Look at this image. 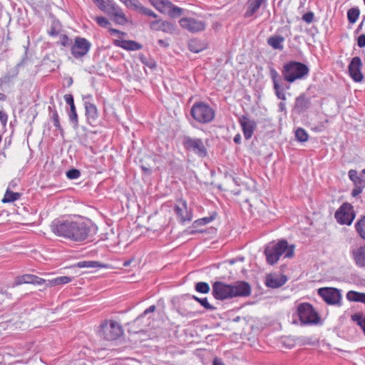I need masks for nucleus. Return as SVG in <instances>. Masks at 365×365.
Instances as JSON below:
<instances>
[{
    "label": "nucleus",
    "instance_id": "f257e3e1",
    "mask_svg": "<svg viewBox=\"0 0 365 365\" xmlns=\"http://www.w3.org/2000/svg\"><path fill=\"white\" fill-rule=\"evenodd\" d=\"M51 231L57 236L74 242H83L97 232V227L89 220L76 219L54 220L51 225Z\"/></svg>",
    "mask_w": 365,
    "mask_h": 365
},
{
    "label": "nucleus",
    "instance_id": "f03ea898",
    "mask_svg": "<svg viewBox=\"0 0 365 365\" xmlns=\"http://www.w3.org/2000/svg\"><path fill=\"white\" fill-rule=\"evenodd\" d=\"M294 245H289L285 240H281L278 242H272L267 245L264 249V255L267 262L269 264H276L280 257L284 255L285 258H291L294 256Z\"/></svg>",
    "mask_w": 365,
    "mask_h": 365
},
{
    "label": "nucleus",
    "instance_id": "7ed1b4c3",
    "mask_svg": "<svg viewBox=\"0 0 365 365\" xmlns=\"http://www.w3.org/2000/svg\"><path fill=\"white\" fill-rule=\"evenodd\" d=\"M281 71L284 80L292 83L305 78L309 74V68L303 63L291 61L284 63Z\"/></svg>",
    "mask_w": 365,
    "mask_h": 365
},
{
    "label": "nucleus",
    "instance_id": "20e7f679",
    "mask_svg": "<svg viewBox=\"0 0 365 365\" xmlns=\"http://www.w3.org/2000/svg\"><path fill=\"white\" fill-rule=\"evenodd\" d=\"M190 115L199 123L208 124L215 117V110L202 101L195 102L191 107Z\"/></svg>",
    "mask_w": 365,
    "mask_h": 365
},
{
    "label": "nucleus",
    "instance_id": "39448f33",
    "mask_svg": "<svg viewBox=\"0 0 365 365\" xmlns=\"http://www.w3.org/2000/svg\"><path fill=\"white\" fill-rule=\"evenodd\" d=\"M150 4L159 12L175 19L182 14L183 9L169 0H149Z\"/></svg>",
    "mask_w": 365,
    "mask_h": 365
},
{
    "label": "nucleus",
    "instance_id": "423d86ee",
    "mask_svg": "<svg viewBox=\"0 0 365 365\" xmlns=\"http://www.w3.org/2000/svg\"><path fill=\"white\" fill-rule=\"evenodd\" d=\"M123 328L113 320H106L101 325L100 334L108 341H114L123 334Z\"/></svg>",
    "mask_w": 365,
    "mask_h": 365
},
{
    "label": "nucleus",
    "instance_id": "0eeeda50",
    "mask_svg": "<svg viewBox=\"0 0 365 365\" xmlns=\"http://www.w3.org/2000/svg\"><path fill=\"white\" fill-rule=\"evenodd\" d=\"M334 217L341 225H351L356 217L354 207L349 202H344L336 211Z\"/></svg>",
    "mask_w": 365,
    "mask_h": 365
},
{
    "label": "nucleus",
    "instance_id": "6e6552de",
    "mask_svg": "<svg viewBox=\"0 0 365 365\" xmlns=\"http://www.w3.org/2000/svg\"><path fill=\"white\" fill-rule=\"evenodd\" d=\"M298 316L302 324H317L319 317L313 307L309 303H302L297 308Z\"/></svg>",
    "mask_w": 365,
    "mask_h": 365
},
{
    "label": "nucleus",
    "instance_id": "1a4fd4ad",
    "mask_svg": "<svg viewBox=\"0 0 365 365\" xmlns=\"http://www.w3.org/2000/svg\"><path fill=\"white\" fill-rule=\"evenodd\" d=\"M179 24L182 29L190 33L195 34L205 30L206 22L199 18L184 17L179 21Z\"/></svg>",
    "mask_w": 365,
    "mask_h": 365
},
{
    "label": "nucleus",
    "instance_id": "9d476101",
    "mask_svg": "<svg viewBox=\"0 0 365 365\" xmlns=\"http://www.w3.org/2000/svg\"><path fill=\"white\" fill-rule=\"evenodd\" d=\"M182 143L187 150L193 152L201 158L205 157L207 154V148L200 138H192L185 136Z\"/></svg>",
    "mask_w": 365,
    "mask_h": 365
},
{
    "label": "nucleus",
    "instance_id": "9b49d317",
    "mask_svg": "<svg viewBox=\"0 0 365 365\" xmlns=\"http://www.w3.org/2000/svg\"><path fill=\"white\" fill-rule=\"evenodd\" d=\"M91 43L85 38L76 37L74 43L71 45V54L76 58L86 56L90 51Z\"/></svg>",
    "mask_w": 365,
    "mask_h": 365
},
{
    "label": "nucleus",
    "instance_id": "f8f14e48",
    "mask_svg": "<svg viewBox=\"0 0 365 365\" xmlns=\"http://www.w3.org/2000/svg\"><path fill=\"white\" fill-rule=\"evenodd\" d=\"M318 294L329 304H341V294L340 291L336 288H320L318 289Z\"/></svg>",
    "mask_w": 365,
    "mask_h": 365
},
{
    "label": "nucleus",
    "instance_id": "ddd939ff",
    "mask_svg": "<svg viewBox=\"0 0 365 365\" xmlns=\"http://www.w3.org/2000/svg\"><path fill=\"white\" fill-rule=\"evenodd\" d=\"M231 284H228L222 282H215L212 284V294L218 300H225L232 297Z\"/></svg>",
    "mask_w": 365,
    "mask_h": 365
},
{
    "label": "nucleus",
    "instance_id": "4468645a",
    "mask_svg": "<svg viewBox=\"0 0 365 365\" xmlns=\"http://www.w3.org/2000/svg\"><path fill=\"white\" fill-rule=\"evenodd\" d=\"M175 212L178 216V220L180 223L190 222L192 219V210L187 207V203L185 200L180 199L174 207Z\"/></svg>",
    "mask_w": 365,
    "mask_h": 365
},
{
    "label": "nucleus",
    "instance_id": "2eb2a0df",
    "mask_svg": "<svg viewBox=\"0 0 365 365\" xmlns=\"http://www.w3.org/2000/svg\"><path fill=\"white\" fill-rule=\"evenodd\" d=\"M105 13L113 16L115 22L118 24L124 25L128 21L123 9L114 0Z\"/></svg>",
    "mask_w": 365,
    "mask_h": 365
},
{
    "label": "nucleus",
    "instance_id": "dca6fc26",
    "mask_svg": "<svg viewBox=\"0 0 365 365\" xmlns=\"http://www.w3.org/2000/svg\"><path fill=\"white\" fill-rule=\"evenodd\" d=\"M238 121L242 128L245 138L247 140L251 138L257 126L255 121L250 119L246 115H241Z\"/></svg>",
    "mask_w": 365,
    "mask_h": 365
},
{
    "label": "nucleus",
    "instance_id": "f3484780",
    "mask_svg": "<svg viewBox=\"0 0 365 365\" xmlns=\"http://www.w3.org/2000/svg\"><path fill=\"white\" fill-rule=\"evenodd\" d=\"M362 63L359 57L356 56L352 58L349 65V73L351 78L355 82H361L363 80L361 73Z\"/></svg>",
    "mask_w": 365,
    "mask_h": 365
},
{
    "label": "nucleus",
    "instance_id": "a211bd4d",
    "mask_svg": "<svg viewBox=\"0 0 365 365\" xmlns=\"http://www.w3.org/2000/svg\"><path fill=\"white\" fill-rule=\"evenodd\" d=\"M232 297H245L251 294V287L248 282L245 281H237L231 284Z\"/></svg>",
    "mask_w": 365,
    "mask_h": 365
},
{
    "label": "nucleus",
    "instance_id": "6ab92c4d",
    "mask_svg": "<svg viewBox=\"0 0 365 365\" xmlns=\"http://www.w3.org/2000/svg\"><path fill=\"white\" fill-rule=\"evenodd\" d=\"M350 255L358 267H365V244L352 245L350 247Z\"/></svg>",
    "mask_w": 365,
    "mask_h": 365
},
{
    "label": "nucleus",
    "instance_id": "aec40b11",
    "mask_svg": "<svg viewBox=\"0 0 365 365\" xmlns=\"http://www.w3.org/2000/svg\"><path fill=\"white\" fill-rule=\"evenodd\" d=\"M150 28L153 31H163L168 34H173L175 31V26L170 21L162 19H155L149 23Z\"/></svg>",
    "mask_w": 365,
    "mask_h": 365
},
{
    "label": "nucleus",
    "instance_id": "412c9836",
    "mask_svg": "<svg viewBox=\"0 0 365 365\" xmlns=\"http://www.w3.org/2000/svg\"><path fill=\"white\" fill-rule=\"evenodd\" d=\"M63 98L66 103L70 106V110L68 112L69 121L76 129L78 127V118L74 104L73 96L71 94H66Z\"/></svg>",
    "mask_w": 365,
    "mask_h": 365
},
{
    "label": "nucleus",
    "instance_id": "4be33fe9",
    "mask_svg": "<svg viewBox=\"0 0 365 365\" xmlns=\"http://www.w3.org/2000/svg\"><path fill=\"white\" fill-rule=\"evenodd\" d=\"M310 106V99L307 98L304 93H302L295 98L293 111L297 114H302L309 109Z\"/></svg>",
    "mask_w": 365,
    "mask_h": 365
},
{
    "label": "nucleus",
    "instance_id": "5701e85b",
    "mask_svg": "<svg viewBox=\"0 0 365 365\" xmlns=\"http://www.w3.org/2000/svg\"><path fill=\"white\" fill-rule=\"evenodd\" d=\"M46 282V280L40 278L34 274H24L18 277L15 282L14 285H20L22 284H33L41 285Z\"/></svg>",
    "mask_w": 365,
    "mask_h": 365
},
{
    "label": "nucleus",
    "instance_id": "b1692460",
    "mask_svg": "<svg viewBox=\"0 0 365 365\" xmlns=\"http://www.w3.org/2000/svg\"><path fill=\"white\" fill-rule=\"evenodd\" d=\"M267 2V0H248L245 17H252L262 6L266 5Z\"/></svg>",
    "mask_w": 365,
    "mask_h": 365
},
{
    "label": "nucleus",
    "instance_id": "393cba45",
    "mask_svg": "<svg viewBox=\"0 0 365 365\" xmlns=\"http://www.w3.org/2000/svg\"><path fill=\"white\" fill-rule=\"evenodd\" d=\"M86 116L90 124L96 121L98 118V112L96 106L89 101L84 102Z\"/></svg>",
    "mask_w": 365,
    "mask_h": 365
},
{
    "label": "nucleus",
    "instance_id": "a878e982",
    "mask_svg": "<svg viewBox=\"0 0 365 365\" xmlns=\"http://www.w3.org/2000/svg\"><path fill=\"white\" fill-rule=\"evenodd\" d=\"M114 44L128 51H138L142 48V45L132 40H115Z\"/></svg>",
    "mask_w": 365,
    "mask_h": 365
},
{
    "label": "nucleus",
    "instance_id": "bb28decb",
    "mask_svg": "<svg viewBox=\"0 0 365 365\" xmlns=\"http://www.w3.org/2000/svg\"><path fill=\"white\" fill-rule=\"evenodd\" d=\"M287 281L285 275L281 276H268L267 277L266 284L269 287L278 288L284 285Z\"/></svg>",
    "mask_w": 365,
    "mask_h": 365
},
{
    "label": "nucleus",
    "instance_id": "cd10ccee",
    "mask_svg": "<svg viewBox=\"0 0 365 365\" xmlns=\"http://www.w3.org/2000/svg\"><path fill=\"white\" fill-rule=\"evenodd\" d=\"M285 38L280 35H273L267 38V44L274 49L282 51Z\"/></svg>",
    "mask_w": 365,
    "mask_h": 365
},
{
    "label": "nucleus",
    "instance_id": "c85d7f7f",
    "mask_svg": "<svg viewBox=\"0 0 365 365\" xmlns=\"http://www.w3.org/2000/svg\"><path fill=\"white\" fill-rule=\"evenodd\" d=\"M135 6H132L130 9H133L137 11L141 14L150 16L156 19L158 15L150 9L143 6L138 0H136V2L134 3Z\"/></svg>",
    "mask_w": 365,
    "mask_h": 365
},
{
    "label": "nucleus",
    "instance_id": "c756f323",
    "mask_svg": "<svg viewBox=\"0 0 365 365\" xmlns=\"http://www.w3.org/2000/svg\"><path fill=\"white\" fill-rule=\"evenodd\" d=\"M346 299L349 302H361L365 304V293L351 290L346 293Z\"/></svg>",
    "mask_w": 365,
    "mask_h": 365
},
{
    "label": "nucleus",
    "instance_id": "7c9ffc66",
    "mask_svg": "<svg viewBox=\"0 0 365 365\" xmlns=\"http://www.w3.org/2000/svg\"><path fill=\"white\" fill-rule=\"evenodd\" d=\"M71 282V277L67 276H61L52 279L51 280H48L46 286L48 287H54L57 285L66 284Z\"/></svg>",
    "mask_w": 365,
    "mask_h": 365
},
{
    "label": "nucleus",
    "instance_id": "2f4dec72",
    "mask_svg": "<svg viewBox=\"0 0 365 365\" xmlns=\"http://www.w3.org/2000/svg\"><path fill=\"white\" fill-rule=\"evenodd\" d=\"M354 227L359 236L361 239L365 240V215L356 221Z\"/></svg>",
    "mask_w": 365,
    "mask_h": 365
},
{
    "label": "nucleus",
    "instance_id": "473e14b6",
    "mask_svg": "<svg viewBox=\"0 0 365 365\" xmlns=\"http://www.w3.org/2000/svg\"><path fill=\"white\" fill-rule=\"evenodd\" d=\"M189 50L193 53H199L205 48V45L200 41L192 39L188 43Z\"/></svg>",
    "mask_w": 365,
    "mask_h": 365
},
{
    "label": "nucleus",
    "instance_id": "72a5a7b5",
    "mask_svg": "<svg viewBox=\"0 0 365 365\" xmlns=\"http://www.w3.org/2000/svg\"><path fill=\"white\" fill-rule=\"evenodd\" d=\"M48 34L53 37H56L61 34V25L58 21L53 20L52 21L51 29L48 31Z\"/></svg>",
    "mask_w": 365,
    "mask_h": 365
},
{
    "label": "nucleus",
    "instance_id": "f704fd0d",
    "mask_svg": "<svg viewBox=\"0 0 365 365\" xmlns=\"http://www.w3.org/2000/svg\"><path fill=\"white\" fill-rule=\"evenodd\" d=\"M360 11L357 7L349 9L347 12L348 21L350 24H354L359 19Z\"/></svg>",
    "mask_w": 365,
    "mask_h": 365
},
{
    "label": "nucleus",
    "instance_id": "c9c22d12",
    "mask_svg": "<svg viewBox=\"0 0 365 365\" xmlns=\"http://www.w3.org/2000/svg\"><path fill=\"white\" fill-rule=\"evenodd\" d=\"M20 197L19 192H14L7 190L2 200L3 202H11L17 200Z\"/></svg>",
    "mask_w": 365,
    "mask_h": 365
},
{
    "label": "nucleus",
    "instance_id": "e433bc0d",
    "mask_svg": "<svg viewBox=\"0 0 365 365\" xmlns=\"http://www.w3.org/2000/svg\"><path fill=\"white\" fill-rule=\"evenodd\" d=\"M351 319L362 329L365 334V315L359 313L354 314L351 316Z\"/></svg>",
    "mask_w": 365,
    "mask_h": 365
},
{
    "label": "nucleus",
    "instance_id": "4c0bfd02",
    "mask_svg": "<svg viewBox=\"0 0 365 365\" xmlns=\"http://www.w3.org/2000/svg\"><path fill=\"white\" fill-rule=\"evenodd\" d=\"M308 133L307 131L302 128H299L295 131V138L299 142H306L308 140Z\"/></svg>",
    "mask_w": 365,
    "mask_h": 365
},
{
    "label": "nucleus",
    "instance_id": "58836bf2",
    "mask_svg": "<svg viewBox=\"0 0 365 365\" xmlns=\"http://www.w3.org/2000/svg\"><path fill=\"white\" fill-rule=\"evenodd\" d=\"M51 119L53 120V125L56 128V129L58 130L61 135H63V129L62 128L60 124L59 116L56 110L52 111Z\"/></svg>",
    "mask_w": 365,
    "mask_h": 365
},
{
    "label": "nucleus",
    "instance_id": "ea45409f",
    "mask_svg": "<svg viewBox=\"0 0 365 365\" xmlns=\"http://www.w3.org/2000/svg\"><path fill=\"white\" fill-rule=\"evenodd\" d=\"M195 289L197 292L207 294L210 292V287L207 282H200L195 284Z\"/></svg>",
    "mask_w": 365,
    "mask_h": 365
},
{
    "label": "nucleus",
    "instance_id": "a19ab883",
    "mask_svg": "<svg viewBox=\"0 0 365 365\" xmlns=\"http://www.w3.org/2000/svg\"><path fill=\"white\" fill-rule=\"evenodd\" d=\"M93 1L101 11L105 12L107 11L113 0H93Z\"/></svg>",
    "mask_w": 365,
    "mask_h": 365
},
{
    "label": "nucleus",
    "instance_id": "79ce46f5",
    "mask_svg": "<svg viewBox=\"0 0 365 365\" xmlns=\"http://www.w3.org/2000/svg\"><path fill=\"white\" fill-rule=\"evenodd\" d=\"M349 178L354 183V185L361 184L365 182L360 177L358 176L357 172L355 170H350L349 171Z\"/></svg>",
    "mask_w": 365,
    "mask_h": 365
},
{
    "label": "nucleus",
    "instance_id": "37998d69",
    "mask_svg": "<svg viewBox=\"0 0 365 365\" xmlns=\"http://www.w3.org/2000/svg\"><path fill=\"white\" fill-rule=\"evenodd\" d=\"M193 299L198 302L204 308L208 310H214L215 308L212 305H211L208 301L207 299L205 298H199L195 295L192 297Z\"/></svg>",
    "mask_w": 365,
    "mask_h": 365
},
{
    "label": "nucleus",
    "instance_id": "c03bdc74",
    "mask_svg": "<svg viewBox=\"0 0 365 365\" xmlns=\"http://www.w3.org/2000/svg\"><path fill=\"white\" fill-rule=\"evenodd\" d=\"M78 267H87V268H97L100 267L101 264L96 261H82L78 263Z\"/></svg>",
    "mask_w": 365,
    "mask_h": 365
},
{
    "label": "nucleus",
    "instance_id": "a18cd8bd",
    "mask_svg": "<svg viewBox=\"0 0 365 365\" xmlns=\"http://www.w3.org/2000/svg\"><path fill=\"white\" fill-rule=\"evenodd\" d=\"M58 43L63 47L71 46L72 41L65 34H60L58 36Z\"/></svg>",
    "mask_w": 365,
    "mask_h": 365
},
{
    "label": "nucleus",
    "instance_id": "49530a36",
    "mask_svg": "<svg viewBox=\"0 0 365 365\" xmlns=\"http://www.w3.org/2000/svg\"><path fill=\"white\" fill-rule=\"evenodd\" d=\"M273 88L277 98L282 101H286V95L284 92V89L282 88L280 84L274 85Z\"/></svg>",
    "mask_w": 365,
    "mask_h": 365
},
{
    "label": "nucleus",
    "instance_id": "de8ad7c7",
    "mask_svg": "<svg viewBox=\"0 0 365 365\" xmlns=\"http://www.w3.org/2000/svg\"><path fill=\"white\" fill-rule=\"evenodd\" d=\"M212 220H213L212 217H203L201 219H198L193 222L192 227H196L197 226L207 225V224L210 223V222H212Z\"/></svg>",
    "mask_w": 365,
    "mask_h": 365
},
{
    "label": "nucleus",
    "instance_id": "09e8293b",
    "mask_svg": "<svg viewBox=\"0 0 365 365\" xmlns=\"http://www.w3.org/2000/svg\"><path fill=\"white\" fill-rule=\"evenodd\" d=\"M269 75L274 85L279 84V76L278 72L273 68H269Z\"/></svg>",
    "mask_w": 365,
    "mask_h": 365
},
{
    "label": "nucleus",
    "instance_id": "8fccbe9b",
    "mask_svg": "<svg viewBox=\"0 0 365 365\" xmlns=\"http://www.w3.org/2000/svg\"><path fill=\"white\" fill-rule=\"evenodd\" d=\"M94 19L97 24L103 28H108V26L110 25V21L106 17L96 16Z\"/></svg>",
    "mask_w": 365,
    "mask_h": 365
},
{
    "label": "nucleus",
    "instance_id": "3c124183",
    "mask_svg": "<svg viewBox=\"0 0 365 365\" xmlns=\"http://www.w3.org/2000/svg\"><path fill=\"white\" fill-rule=\"evenodd\" d=\"M81 175V172L77 169H71L66 172V177L70 180L78 179Z\"/></svg>",
    "mask_w": 365,
    "mask_h": 365
},
{
    "label": "nucleus",
    "instance_id": "603ef678",
    "mask_svg": "<svg viewBox=\"0 0 365 365\" xmlns=\"http://www.w3.org/2000/svg\"><path fill=\"white\" fill-rule=\"evenodd\" d=\"M364 186H365V182H363L361 185L360 184L355 185L354 188L352 190L351 195L353 197L358 196L359 194H361L362 192L363 188L364 187Z\"/></svg>",
    "mask_w": 365,
    "mask_h": 365
},
{
    "label": "nucleus",
    "instance_id": "864d4df0",
    "mask_svg": "<svg viewBox=\"0 0 365 365\" xmlns=\"http://www.w3.org/2000/svg\"><path fill=\"white\" fill-rule=\"evenodd\" d=\"M314 14L312 11H308L302 16V19L306 23L311 24L314 20Z\"/></svg>",
    "mask_w": 365,
    "mask_h": 365
},
{
    "label": "nucleus",
    "instance_id": "5fc2aeb1",
    "mask_svg": "<svg viewBox=\"0 0 365 365\" xmlns=\"http://www.w3.org/2000/svg\"><path fill=\"white\" fill-rule=\"evenodd\" d=\"M156 307L155 305H151L150 306L148 309H146L143 314H141L138 317V319H139L140 318L143 317H145V315H147L149 313H151V312H153L155 310Z\"/></svg>",
    "mask_w": 365,
    "mask_h": 365
},
{
    "label": "nucleus",
    "instance_id": "6e6d98bb",
    "mask_svg": "<svg viewBox=\"0 0 365 365\" xmlns=\"http://www.w3.org/2000/svg\"><path fill=\"white\" fill-rule=\"evenodd\" d=\"M7 120H8L7 114L3 110H0V121L2 123V125H6Z\"/></svg>",
    "mask_w": 365,
    "mask_h": 365
},
{
    "label": "nucleus",
    "instance_id": "4d7b16f0",
    "mask_svg": "<svg viewBox=\"0 0 365 365\" xmlns=\"http://www.w3.org/2000/svg\"><path fill=\"white\" fill-rule=\"evenodd\" d=\"M357 45L360 48L365 46V34H361L358 37Z\"/></svg>",
    "mask_w": 365,
    "mask_h": 365
},
{
    "label": "nucleus",
    "instance_id": "13d9d810",
    "mask_svg": "<svg viewBox=\"0 0 365 365\" xmlns=\"http://www.w3.org/2000/svg\"><path fill=\"white\" fill-rule=\"evenodd\" d=\"M122 2L127 8L130 9L132 6H135L134 3L136 0H119Z\"/></svg>",
    "mask_w": 365,
    "mask_h": 365
},
{
    "label": "nucleus",
    "instance_id": "bf43d9fd",
    "mask_svg": "<svg viewBox=\"0 0 365 365\" xmlns=\"http://www.w3.org/2000/svg\"><path fill=\"white\" fill-rule=\"evenodd\" d=\"M328 122L327 120H325V123H322L320 125L314 127L313 128V130H316V131H322L323 129L325 128V123H327Z\"/></svg>",
    "mask_w": 365,
    "mask_h": 365
},
{
    "label": "nucleus",
    "instance_id": "052dcab7",
    "mask_svg": "<svg viewBox=\"0 0 365 365\" xmlns=\"http://www.w3.org/2000/svg\"><path fill=\"white\" fill-rule=\"evenodd\" d=\"M279 110L280 112L286 113V104L284 102H280L278 105Z\"/></svg>",
    "mask_w": 365,
    "mask_h": 365
},
{
    "label": "nucleus",
    "instance_id": "680f3d73",
    "mask_svg": "<svg viewBox=\"0 0 365 365\" xmlns=\"http://www.w3.org/2000/svg\"><path fill=\"white\" fill-rule=\"evenodd\" d=\"M212 365H225V364L221 359L215 358L213 360Z\"/></svg>",
    "mask_w": 365,
    "mask_h": 365
},
{
    "label": "nucleus",
    "instance_id": "e2e57ef3",
    "mask_svg": "<svg viewBox=\"0 0 365 365\" xmlns=\"http://www.w3.org/2000/svg\"><path fill=\"white\" fill-rule=\"evenodd\" d=\"M234 142L236 144H240L241 143V135L240 134H237L233 139Z\"/></svg>",
    "mask_w": 365,
    "mask_h": 365
},
{
    "label": "nucleus",
    "instance_id": "0e129e2a",
    "mask_svg": "<svg viewBox=\"0 0 365 365\" xmlns=\"http://www.w3.org/2000/svg\"><path fill=\"white\" fill-rule=\"evenodd\" d=\"M110 32L112 34H124L123 32H121L119 30H117L115 29H110Z\"/></svg>",
    "mask_w": 365,
    "mask_h": 365
},
{
    "label": "nucleus",
    "instance_id": "69168bd1",
    "mask_svg": "<svg viewBox=\"0 0 365 365\" xmlns=\"http://www.w3.org/2000/svg\"><path fill=\"white\" fill-rule=\"evenodd\" d=\"M186 232H187L188 234H190V235H193V234H195V233L197 232V231H196V230H190V228H189V229H187V230H186Z\"/></svg>",
    "mask_w": 365,
    "mask_h": 365
},
{
    "label": "nucleus",
    "instance_id": "338daca9",
    "mask_svg": "<svg viewBox=\"0 0 365 365\" xmlns=\"http://www.w3.org/2000/svg\"><path fill=\"white\" fill-rule=\"evenodd\" d=\"M5 99V95L0 93V100H4Z\"/></svg>",
    "mask_w": 365,
    "mask_h": 365
},
{
    "label": "nucleus",
    "instance_id": "774afa93",
    "mask_svg": "<svg viewBox=\"0 0 365 365\" xmlns=\"http://www.w3.org/2000/svg\"><path fill=\"white\" fill-rule=\"evenodd\" d=\"M130 264V262L127 261V262H125L123 264H124V266H128Z\"/></svg>",
    "mask_w": 365,
    "mask_h": 365
}]
</instances>
